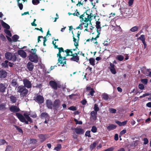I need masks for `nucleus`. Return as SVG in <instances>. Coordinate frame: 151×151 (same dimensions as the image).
Wrapping results in <instances>:
<instances>
[{
  "instance_id": "1",
  "label": "nucleus",
  "mask_w": 151,
  "mask_h": 151,
  "mask_svg": "<svg viewBox=\"0 0 151 151\" xmlns=\"http://www.w3.org/2000/svg\"><path fill=\"white\" fill-rule=\"evenodd\" d=\"M59 52L57 54V57H58L57 65L58 66L61 65L63 66L66 64V59L65 56L72 55L73 54L72 50H75L76 49L69 50L67 49L64 51L62 47L58 48Z\"/></svg>"
},
{
  "instance_id": "2",
  "label": "nucleus",
  "mask_w": 151,
  "mask_h": 151,
  "mask_svg": "<svg viewBox=\"0 0 151 151\" xmlns=\"http://www.w3.org/2000/svg\"><path fill=\"white\" fill-rule=\"evenodd\" d=\"M92 17L93 16L91 15L88 14H87L81 16L80 18L81 19V21L84 24V25H83V27H87L88 24L91 23L90 20H91Z\"/></svg>"
},
{
  "instance_id": "3",
  "label": "nucleus",
  "mask_w": 151,
  "mask_h": 151,
  "mask_svg": "<svg viewBox=\"0 0 151 151\" xmlns=\"http://www.w3.org/2000/svg\"><path fill=\"white\" fill-rule=\"evenodd\" d=\"M17 90V92L20 93V96L22 98H23L24 96L27 95L28 93V90L23 86H18Z\"/></svg>"
},
{
  "instance_id": "4",
  "label": "nucleus",
  "mask_w": 151,
  "mask_h": 151,
  "mask_svg": "<svg viewBox=\"0 0 151 151\" xmlns=\"http://www.w3.org/2000/svg\"><path fill=\"white\" fill-rule=\"evenodd\" d=\"M119 9L121 14L124 18L129 16L132 12V9L129 8L121 7Z\"/></svg>"
},
{
  "instance_id": "5",
  "label": "nucleus",
  "mask_w": 151,
  "mask_h": 151,
  "mask_svg": "<svg viewBox=\"0 0 151 151\" xmlns=\"http://www.w3.org/2000/svg\"><path fill=\"white\" fill-rule=\"evenodd\" d=\"M5 56L6 59L9 60L15 61L16 59V56L11 52H6L5 53Z\"/></svg>"
},
{
  "instance_id": "6",
  "label": "nucleus",
  "mask_w": 151,
  "mask_h": 151,
  "mask_svg": "<svg viewBox=\"0 0 151 151\" xmlns=\"http://www.w3.org/2000/svg\"><path fill=\"white\" fill-rule=\"evenodd\" d=\"M29 59L32 62L37 63L38 62V57L36 54H31L29 56Z\"/></svg>"
},
{
  "instance_id": "7",
  "label": "nucleus",
  "mask_w": 151,
  "mask_h": 151,
  "mask_svg": "<svg viewBox=\"0 0 151 151\" xmlns=\"http://www.w3.org/2000/svg\"><path fill=\"white\" fill-rule=\"evenodd\" d=\"M16 114L20 121L22 122H24L26 124H28V122L29 121L27 120L26 121L24 116L22 114L19 113H17Z\"/></svg>"
},
{
  "instance_id": "8",
  "label": "nucleus",
  "mask_w": 151,
  "mask_h": 151,
  "mask_svg": "<svg viewBox=\"0 0 151 151\" xmlns=\"http://www.w3.org/2000/svg\"><path fill=\"white\" fill-rule=\"evenodd\" d=\"M86 89L87 95L91 96H93L95 92L93 88L89 86H87L86 87Z\"/></svg>"
},
{
  "instance_id": "9",
  "label": "nucleus",
  "mask_w": 151,
  "mask_h": 151,
  "mask_svg": "<svg viewBox=\"0 0 151 151\" xmlns=\"http://www.w3.org/2000/svg\"><path fill=\"white\" fill-rule=\"evenodd\" d=\"M24 86L27 88H30L32 87V84L30 81L27 79H24L23 80Z\"/></svg>"
},
{
  "instance_id": "10",
  "label": "nucleus",
  "mask_w": 151,
  "mask_h": 151,
  "mask_svg": "<svg viewBox=\"0 0 151 151\" xmlns=\"http://www.w3.org/2000/svg\"><path fill=\"white\" fill-rule=\"evenodd\" d=\"M77 134H83L84 132V131L83 129L80 127H77L73 129Z\"/></svg>"
},
{
  "instance_id": "11",
  "label": "nucleus",
  "mask_w": 151,
  "mask_h": 151,
  "mask_svg": "<svg viewBox=\"0 0 151 151\" xmlns=\"http://www.w3.org/2000/svg\"><path fill=\"white\" fill-rule=\"evenodd\" d=\"M96 27L97 29V31L98 33L96 37L98 38L99 37V35H100V32L101 30L100 22L98 21H97L96 22Z\"/></svg>"
},
{
  "instance_id": "12",
  "label": "nucleus",
  "mask_w": 151,
  "mask_h": 151,
  "mask_svg": "<svg viewBox=\"0 0 151 151\" xmlns=\"http://www.w3.org/2000/svg\"><path fill=\"white\" fill-rule=\"evenodd\" d=\"M50 85L53 89H56L59 86L58 84L55 81H51L49 82Z\"/></svg>"
},
{
  "instance_id": "13",
  "label": "nucleus",
  "mask_w": 151,
  "mask_h": 151,
  "mask_svg": "<svg viewBox=\"0 0 151 151\" xmlns=\"http://www.w3.org/2000/svg\"><path fill=\"white\" fill-rule=\"evenodd\" d=\"M112 28L117 34H119L120 32H122V30L119 26L117 25L116 27L112 26Z\"/></svg>"
},
{
  "instance_id": "14",
  "label": "nucleus",
  "mask_w": 151,
  "mask_h": 151,
  "mask_svg": "<svg viewBox=\"0 0 151 151\" xmlns=\"http://www.w3.org/2000/svg\"><path fill=\"white\" fill-rule=\"evenodd\" d=\"M79 36H80V34L79 33V32H78L77 34V38H75L73 36V41H74V44L75 46H76V48H77V47L78 46V40L79 39Z\"/></svg>"
},
{
  "instance_id": "15",
  "label": "nucleus",
  "mask_w": 151,
  "mask_h": 151,
  "mask_svg": "<svg viewBox=\"0 0 151 151\" xmlns=\"http://www.w3.org/2000/svg\"><path fill=\"white\" fill-rule=\"evenodd\" d=\"M36 99L38 103L42 104L44 102V98L41 95H37L36 97Z\"/></svg>"
},
{
  "instance_id": "16",
  "label": "nucleus",
  "mask_w": 151,
  "mask_h": 151,
  "mask_svg": "<svg viewBox=\"0 0 151 151\" xmlns=\"http://www.w3.org/2000/svg\"><path fill=\"white\" fill-rule=\"evenodd\" d=\"M71 56L73 57L70 59V60L71 61L78 62L79 60V57L77 56V53H75L73 54Z\"/></svg>"
},
{
  "instance_id": "17",
  "label": "nucleus",
  "mask_w": 151,
  "mask_h": 151,
  "mask_svg": "<svg viewBox=\"0 0 151 151\" xmlns=\"http://www.w3.org/2000/svg\"><path fill=\"white\" fill-rule=\"evenodd\" d=\"M10 110L13 112H17L19 111L20 109L17 106H12L10 108Z\"/></svg>"
},
{
  "instance_id": "18",
  "label": "nucleus",
  "mask_w": 151,
  "mask_h": 151,
  "mask_svg": "<svg viewBox=\"0 0 151 151\" xmlns=\"http://www.w3.org/2000/svg\"><path fill=\"white\" fill-rule=\"evenodd\" d=\"M26 0H18V5L20 10H22L23 8L22 3L25 2Z\"/></svg>"
},
{
  "instance_id": "19",
  "label": "nucleus",
  "mask_w": 151,
  "mask_h": 151,
  "mask_svg": "<svg viewBox=\"0 0 151 151\" xmlns=\"http://www.w3.org/2000/svg\"><path fill=\"white\" fill-rule=\"evenodd\" d=\"M18 54L23 58H25L27 56L26 53L22 50H20L18 51Z\"/></svg>"
},
{
  "instance_id": "20",
  "label": "nucleus",
  "mask_w": 151,
  "mask_h": 151,
  "mask_svg": "<svg viewBox=\"0 0 151 151\" xmlns=\"http://www.w3.org/2000/svg\"><path fill=\"white\" fill-rule=\"evenodd\" d=\"M116 127V125L112 124H110L107 127V129L109 131L115 129Z\"/></svg>"
},
{
  "instance_id": "21",
  "label": "nucleus",
  "mask_w": 151,
  "mask_h": 151,
  "mask_svg": "<svg viewBox=\"0 0 151 151\" xmlns=\"http://www.w3.org/2000/svg\"><path fill=\"white\" fill-rule=\"evenodd\" d=\"M88 0H71V1L73 3H78V4H83V2H86Z\"/></svg>"
},
{
  "instance_id": "22",
  "label": "nucleus",
  "mask_w": 151,
  "mask_h": 151,
  "mask_svg": "<svg viewBox=\"0 0 151 151\" xmlns=\"http://www.w3.org/2000/svg\"><path fill=\"white\" fill-rule=\"evenodd\" d=\"M97 112L94 111H92L91 113V118L94 120H96L97 118Z\"/></svg>"
},
{
  "instance_id": "23",
  "label": "nucleus",
  "mask_w": 151,
  "mask_h": 151,
  "mask_svg": "<svg viewBox=\"0 0 151 151\" xmlns=\"http://www.w3.org/2000/svg\"><path fill=\"white\" fill-rule=\"evenodd\" d=\"M46 104L48 108L51 109L53 107V104H52L51 101L49 100H47L46 101Z\"/></svg>"
},
{
  "instance_id": "24",
  "label": "nucleus",
  "mask_w": 151,
  "mask_h": 151,
  "mask_svg": "<svg viewBox=\"0 0 151 151\" xmlns=\"http://www.w3.org/2000/svg\"><path fill=\"white\" fill-rule=\"evenodd\" d=\"M6 86L4 84H0V91L1 92H4L6 88Z\"/></svg>"
},
{
  "instance_id": "25",
  "label": "nucleus",
  "mask_w": 151,
  "mask_h": 151,
  "mask_svg": "<svg viewBox=\"0 0 151 151\" xmlns=\"http://www.w3.org/2000/svg\"><path fill=\"white\" fill-rule=\"evenodd\" d=\"M60 102L59 100H56L54 101L53 107L55 108H58L60 106Z\"/></svg>"
},
{
  "instance_id": "26",
  "label": "nucleus",
  "mask_w": 151,
  "mask_h": 151,
  "mask_svg": "<svg viewBox=\"0 0 151 151\" xmlns=\"http://www.w3.org/2000/svg\"><path fill=\"white\" fill-rule=\"evenodd\" d=\"M7 72L4 70H1L0 71V78H4L7 76Z\"/></svg>"
},
{
  "instance_id": "27",
  "label": "nucleus",
  "mask_w": 151,
  "mask_h": 151,
  "mask_svg": "<svg viewBox=\"0 0 151 151\" xmlns=\"http://www.w3.org/2000/svg\"><path fill=\"white\" fill-rule=\"evenodd\" d=\"M1 23L2 26L6 29H9L10 28L9 26L7 24L5 23L3 20L1 21Z\"/></svg>"
},
{
  "instance_id": "28",
  "label": "nucleus",
  "mask_w": 151,
  "mask_h": 151,
  "mask_svg": "<svg viewBox=\"0 0 151 151\" xmlns=\"http://www.w3.org/2000/svg\"><path fill=\"white\" fill-rule=\"evenodd\" d=\"M24 118L25 119H26L27 121H28L29 122H32V119L29 116V115L27 113H24Z\"/></svg>"
},
{
  "instance_id": "29",
  "label": "nucleus",
  "mask_w": 151,
  "mask_h": 151,
  "mask_svg": "<svg viewBox=\"0 0 151 151\" xmlns=\"http://www.w3.org/2000/svg\"><path fill=\"white\" fill-rule=\"evenodd\" d=\"M27 68L30 71L32 70L34 68V65L32 63L30 62H29L27 63Z\"/></svg>"
},
{
  "instance_id": "30",
  "label": "nucleus",
  "mask_w": 151,
  "mask_h": 151,
  "mask_svg": "<svg viewBox=\"0 0 151 151\" xmlns=\"http://www.w3.org/2000/svg\"><path fill=\"white\" fill-rule=\"evenodd\" d=\"M127 121H125L122 122H121L119 121H116L115 122L116 123L118 124L119 126H124L127 123Z\"/></svg>"
},
{
  "instance_id": "31",
  "label": "nucleus",
  "mask_w": 151,
  "mask_h": 151,
  "mask_svg": "<svg viewBox=\"0 0 151 151\" xmlns=\"http://www.w3.org/2000/svg\"><path fill=\"white\" fill-rule=\"evenodd\" d=\"M10 99L12 103H14L16 102L17 100V98L16 97L13 96H12L10 97Z\"/></svg>"
},
{
  "instance_id": "32",
  "label": "nucleus",
  "mask_w": 151,
  "mask_h": 151,
  "mask_svg": "<svg viewBox=\"0 0 151 151\" xmlns=\"http://www.w3.org/2000/svg\"><path fill=\"white\" fill-rule=\"evenodd\" d=\"M8 60H5L4 63H2V66L5 68H7L8 66Z\"/></svg>"
},
{
  "instance_id": "33",
  "label": "nucleus",
  "mask_w": 151,
  "mask_h": 151,
  "mask_svg": "<svg viewBox=\"0 0 151 151\" xmlns=\"http://www.w3.org/2000/svg\"><path fill=\"white\" fill-rule=\"evenodd\" d=\"M41 116L42 118H45L48 119L49 118L47 114L45 112L42 113L41 115Z\"/></svg>"
},
{
  "instance_id": "34",
  "label": "nucleus",
  "mask_w": 151,
  "mask_h": 151,
  "mask_svg": "<svg viewBox=\"0 0 151 151\" xmlns=\"http://www.w3.org/2000/svg\"><path fill=\"white\" fill-rule=\"evenodd\" d=\"M116 59L120 61H122L124 59V57L122 55H118L117 56Z\"/></svg>"
},
{
  "instance_id": "35",
  "label": "nucleus",
  "mask_w": 151,
  "mask_h": 151,
  "mask_svg": "<svg viewBox=\"0 0 151 151\" xmlns=\"http://www.w3.org/2000/svg\"><path fill=\"white\" fill-rule=\"evenodd\" d=\"M89 63L93 66L95 65V59L93 58H91L89 59Z\"/></svg>"
},
{
  "instance_id": "36",
  "label": "nucleus",
  "mask_w": 151,
  "mask_h": 151,
  "mask_svg": "<svg viewBox=\"0 0 151 151\" xmlns=\"http://www.w3.org/2000/svg\"><path fill=\"white\" fill-rule=\"evenodd\" d=\"M139 29V27L137 26H134L130 30L132 32H134L137 31Z\"/></svg>"
},
{
  "instance_id": "37",
  "label": "nucleus",
  "mask_w": 151,
  "mask_h": 151,
  "mask_svg": "<svg viewBox=\"0 0 151 151\" xmlns=\"http://www.w3.org/2000/svg\"><path fill=\"white\" fill-rule=\"evenodd\" d=\"M19 38V37L18 35H14L12 37V39L13 41L16 42Z\"/></svg>"
},
{
  "instance_id": "38",
  "label": "nucleus",
  "mask_w": 151,
  "mask_h": 151,
  "mask_svg": "<svg viewBox=\"0 0 151 151\" xmlns=\"http://www.w3.org/2000/svg\"><path fill=\"white\" fill-rule=\"evenodd\" d=\"M61 148V145L60 144H58V145H57V147L55 148L54 150L57 151H58L60 150Z\"/></svg>"
},
{
  "instance_id": "39",
  "label": "nucleus",
  "mask_w": 151,
  "mask_h": 151,
  "mask_svg": "<svg viewBox=\"0 0 151 151\" xmlns=\"http://www.w3.org/2000/svg\"><path fill=\"white\" fill-rule=\"evenodd\" d=\"M39 137L42 142L44 141L45 139V136L43 134H40L39 135Z\"/></svg>"
},
{
  "instance_id": "40",
  "label": "nucleus",
  "mask_w": 151,
  "mask_h": 151,
  "mask_svg": "<svg viewBox=\"0 0 151 151\" xmlns=\"http://www.w3.org/2000/svg\"><path fill=\"white\" fill-rule=\"evenodd\" d=\"M5 104H0V110H4L5 109Z\"/></svg>"
},
{
  "instance_id": "41",
  "label": "nucleus",
  "mask_w": 151,
  "mask_h": 151,
  "mask_svg": "<svg viewBox=\"0 0 151 151\" xmlns=\"http://www.w3.org/2000/svg\"><path fill=\"white\" fill-rule=\"evenodd\" d=\"M93 109L95 112H97L99 110V108L98 107V105L96 104H94Z\"/></svg>"
},
{
  "instance_id": "42",
  "label": "nucleus",
  "mask_w": 151,
  "mask_h": 151,
  "mask_svg": "<svg viewBox=\"0 0 151 151\" xmlns=\"http://www.w3.org/2000/svg\"><path fill=\"white\" fill-rule=\"evenodd\" d=\"M40 0H32V3L35 5H37L40 3Z\"/></svg>"
},
{
  "instance_id": "43",
  "label": "nucleus",
  "mask_w": 151,
  "mask_h": 151,
  "mask_svg": "<svg viewBox=\"0 0 151 151\" xmlns=\"http://www.w3.org/2000/svg\"><path fill=\"white\" fill-rule=\"evenodd\" d=\"M83 25H84V24L83 23H82V22H81V24L78 26L76 28V29H82L83 28Z\"/></svg>"
},
{
  "instance_id": "44",
  "label": "nucleus",
  "mask_w": 151,
  "mask_h": 151,
  "mask_svg": "<svg viewBox=\"0 0 151 151\" xmlns=\"http://www.w3.org/2000/svg\"><path fill=\"white\" fill-rule=\"evenodd\" d=\"M17 84L16 81L15 80H13L11 82V85L14 86H15Z\"/></svg>"
},
{
  "instance_id": "45",
  "label": "nucleus",
  "mask_w": 151,
  "mask_h": 151,
  "mask_svg": "<svg viewBox=\"0 0 151 151\" xmlns=\"http://www.w3.org/2000/svg\"><path fill=\"white\" fill-rule=\"evenodd\" d=\"M4 32L9 36L11 37L12 36L10 32L7 29H5Z\"/></svg>"
},
{
  "instance_id": "46",
  "label": "nucleus",
  "mask_w": 151,
  "mask_h": 151,
  "mask_svg": "<svg viewBox=\"0 0 151 151\" xmlns=\"http://www.w3.org/2000/svg\"><path fill=\"white\" fill-rule=\"evenodd\" d=\"M97 128L94 126H93L91 129V131L93 133H95L97 131Z\"/></svg>"
},
{
  "instance_id": "47",
  "label": "nucleus",
  "mask_w": 151,
  "mask_h": 151,
  "mask_svg": "<svg viewBox=\"0 0 151 151\" xmlns=\"http://www.w3.org/2000/svg\"><path fill=\"white\" fill-rule=\"evenodd\" d=\"M141 81L143 84H146L147 83L148 80L147 79H142Z\"/></svg>"
},
{
  "instance_id": "48",
  "label": "nucleus",
  "mask_w": 151,
  "mask_h": 151,
  "mask_svg": "<svg viewBox=\"0 0 151 151\" xmlns=\"http://www.w3.org/2000/svg\"><path fill=\"white\" fill-rule=\"evenodd\" d=\"M68 109L73 111H75L76 110V107L74 106H70L68 108Z\"/></svg>"
},
{
  "instance_id": "49",
  "label": "nucleus",
  "mask_w": 151,
  "mask_h": 151,
  "mask_svg": "<svg viewBox=\"0 0 151 151\" xmlns=\"http://www.w3.org/2000/svg\"><path fill=\"white\" fill-rule=\"evenodd\" d=\"M90 131L88 130V131H87L86 132L85 134V135L86 136V137L87 136L89 137H91V136L90 135Z\"/></svg>"
},
{
  "instance_id": "50",
  "label": "nucleus",
  "mask_w": 151,
  "mask_h": 151,
  "mask_svg": "<svg viewBox=\"0 0 151 151\" xmlns=\"http://www.w3.org/2000/svg\"><path fill=\"white\" fill-rule=\"evenodd\" d=\"M109 111L112 113H116V109L113 108L109 109Z\"/></svg>"
},
{
  "instance_id": "51",
  "label": "nucleus",
  "mask_w": 151,
  "mask_h": 151,
  "mask_svg": "<svg viewBox=\"0 0 151 151\" xmlns=\"http://www.w3.org/2000/svg\"><path fill=\"white\" fill-rule=\"evenodd\" d=\"M110 69L111 72L112 74H115L116 73V71L115 68H110Z\"/></svg>"
},
{
  "instance_id": "52",
  "label": "nucleus",
  "mask_w": 151,
  "mask_h": 151,
  "mask_svg": "<svg viewBox=\"0 0 151 151\" xmlns=\"http://www.w3.org/2000/svg\"><path fill=\"white\" fill-rule=\"evenodd\" d=\"M0 38L1 40L3 41H5L6 40V38L5 36L2 34H0Z\"/></svg>"
},
{
  "instance_id": "53",
  "label": "nucleus",
  "mask_w": 151,
  "mask_h": 151,
  "mask_svg": "<svg viewBox=\"0 0 151 151\" xmlns=\"http://www.w3.org/2000/svg\"><path fill=\"white\" fill-rule=\"evenodd\" d=\"M15 127L16 129H17L18 130V131L20 133H22L23 131L22 129L19 127H18V126H15Z\"/></svg>"
},
{
  "instance_id": "54",
  "label": "nucleus",
  "mask_w": 151,
  "mask_h": 151,
  "mask_svg": "<svg viewBox=\"0 0 151 151\" xmlns=\"http://www.w3.org/2000/svg\"><path fill=\"white\" fill-rule=\"evenodd\" d=\"M96 145V143L95 142H94L92 144H91L90 145V148L91 149H92L94 148Z\"/></svg>"
},
{
  "instance_id": "55",
  "label": "nucleus",
  "mask_w": 151,
  "mask_h": 151,
  "mask_svg": "<svg viewBox=\"0 0 151 151\" xmlns=\"http://www.w3.org/2000/svg\"><path fill=\"white\" fill-rule=\"evenodd\" d=\"M74 121L75 122L76 124H82V122L81 121H78L77 119H74Z\"/></svg>"
},
{
  "instance_id": "56",
  "label": "nucleus",
  "mask_w": 151,
  "mask_h": 151,
  "mask_svg": "<svg viewBox=\"0 0 151 151\" xmlns=\"http://www.w3.org/2000/svg\"><path fill=\"white\" fill-rule=\"evenodd\" d=\"M114 148L113 147H111L105 150L104 151H112L114 149Z\"/></svg>"
},
{
  "instance_id": "57",
  "label": "nucleus",
  "mask_w": 151,
  "mask_h": 151,
  "mask_svg": "<svg viewBox=\"0 0 151 151\" xmlns=\"http://www.w3.org/2000/svg\"><path fill=\"white\" fill-rule=\"evenodd\" d=\"M103 98L104 99L107 100L108 99L109 97L108 95L106 94H104L103 95Z\"/></svg>"
},
{
  "instance_id": "58",
  "label": "nucleus",
  "mask_w": 151,
  "mask_h": 151,
  "mask_svg": "<svg viewBox=\"0 0 151 151\" xmlns=\"http://www.w3.org/2000/svg\"><path fill=\"white\" fill-rule=\"evenodd\" d=\"M139 88L141 90H142L144 88V86L142 84H139L138 86Z\"/></svg>"
},
{
  "instance_id": "59",
  "label": "nucleus",
  "mask_w": 151,
  "mask_h": 151,
  "mask_svg": "<svg viewBox=\"0 0 151 151\" xmlns=\"http://www.w3.org/2000/svg\"><path fill=\"white\" fill-rule=\"evenodd\" d=\"M6 142V141L2 139H0V145H3L5 144Z\"/></svg>"
},
{
  "instance_id": "60",
  "label": "nucleus",
  "mask_w": 151,
  "mask_h": 151,
  "mask_svg": "<svg viewBox=\"0 0 151 151\" xmlns=\"http://www.w3.org/2000/svg\"><path fill=\"white\" fill-rule=\"evenodd\" d=\"M141 41L145 40V36L144 35H142L140 37L138 38Z\"/></svg>"
},
{
  "instance_id": "61",
  "label": "nucleus",
  "mask_w": 151,
  "mask_h": 151,
  "mask_svg": "<svg viewBox=\"0 0 151 151\" xmlns=\"http://www.w3.org/2000/svg\"><path fill=\"white\" fill-rule=\"evenodd\" d=\"M143 141H144V144L145 145L147 144L148 142V140L147 138H144L143 139Z\"/></svg>"
},
{
  "instance_id": "62",
  "label": "nucleus",
  "mask_w": 151,
  "mask_h": 151,
  "mask_svg": "<svg viewBox=\"0 0 151 151\" xmlns=\"http://www.w3.org/2000/svg\"><path fill=\"white\" fill-rule=\"evenodd\" d=\"M134 0H129L128 2L129 6H132Z\"/></svg>"
},
{
  "instance_id": "63",
  "label": "nucleus",
  "mask_w": 151,
  "mask_h": 151,
  "mask_svg": "<svg viewBox=\"0 0 151 151\" xmlns=\"http://www.w3.org/2000/svg\"><path fill=\"white\" fill-rule=\"evenodd\" d=\"M126 132V130L125 129H123L121 131L120 133V135H122L124 134Z\"/></svg>"
},
{
  "instance_id": "64",
  "label": "nucleus",
  "mask_w": 151,
  "mask_h": 151,
  "mask_svg": "<svg viewBox=\"0 0 151 151\" xmlns=\"http://www.w3.org/2000/svg\"><path fill=\"white\" fill-rule=\"evenodd\" d=\"M91 41H92L95 44H96L97 43V40H96V38H92Z\"/></svg>"
}]
</instances>
